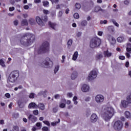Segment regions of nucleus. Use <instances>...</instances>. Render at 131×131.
<instances>
[{
  "instance_id": "nucleus-35",
  "label": "nucleus",
  "mask_w": 131,
  "mask_h": 131,
  "mask_svg": "<svg viewBox=\"0 0 131 131\" xmlns=\"http://www.w3.org/2000/svg\"><path fill=\"white\" fill-rule=\"evenodd\" d=\"M13 131H19V127L18 126H14L12 129Z\"/></svg>"
},
{
  "instance_id": "nucleus-15",
  "label": "nucleus",
  "mask_w": 131,
  "mask_h": 131,
  "mask_svg": "<svg viewBox=\"0 0 131 131\" xmlns=\"http://www.w3.org/2000/svg\"><path fill=\"white\" fill-rule=\"evenodd\" d=\"M128 104H129V102L128 101H126V100H122L121 101V105L122 107H123V108H126L127 106H128Z\"/></svg>"
},
{
  "instance_id": "nucleus-8",
  "label": "nucleus",
  "mask_w": 131,
  "mask_h": 131,
  "mask_svg": "<svg viewBox=\"0 0 131 131\" xmlns=\"http://www.w3.org/2000/svg\"><path fill=\"white\" fill-rule=\"evenodd\" d=\"M123 124L121 121H116L114 124V128L115 130H120L122 128Z\"/></svg>"
},
{
  "instance_id": "nucleus-20",
  "label": "nucleus",
  "mask_w": 131,
  "mask_h": 131,
  "mask_svg": "<svg viewBox=\"0 0 131 131\" xmlns=\"http://www.w3.org/2000/svg\"><path fill=\"white\" fill-rule=\"evenodd\" d=\"M24 104H25L24 100L22 99L18 100V104L20 107V108H23L24 107Z\"/></svg>"
},
{
  "instance_id": "nucleus-24",
  "label": "nucleus",
  "mask_w": 131,
  "mask_h": 131,
  "mask_svg": "<svg viewBox=\"0 0 131 131\" xmlns=\"http://www.w3.org/2000/svg\"><path fill=\"white\" fill-rule=\"evenodd\" d=\"M126 51L129 53L131 52V43H127V47H126Z\"/></svg>"
},
{
  "instance_id": "nucleus-42",
  "label": "nucleus",
  "mask_w": 131,
  "mask_h": 131,
  "mask_svg": "<svg viewBox=\"0 0 131 131\" xmlns=\"http://www.w3.org/2000/svg\"><path fill=\"white\" fill-rule=\"evenodd\" d=\"M34 96H35V94L34 93H31L29 95L30 99H33L34 98Z\"/></svg>"
},
{
  "instance_id": "nucleus-10",
  "label": "nucleus",
  "mask_w": 131,
  "mask_h": 131,
  "mask_svg": "<svg viewBox=\"0 0 131 131\" xmlns=\"http://www.w3.org/2000/svg\"><path fill=\"white\" fill-rule=\"evenodd\" d=\"M107 39L110 41L111 45H115V42H116V40L113 36H111V35L108 34L106 37Z\"/></svg>"
},
{
  "instance_id": "nucleus-21",
  "label": "nucleus",
  "mask_w": 131,
  "mask_h": 131,
  "mask_svg": "<svg viewBox=\"0 0 131 131\" xmlns=\"http://www.w3.org/2000/svg\"><path fill=\"white\" fill-rule=\"evenodd\" d=\"M125 116L126 118H127V119H130L131 116H130V113L128 111H126L125 112Z\"/></svg>"
},
{
  "instance_id": "nucleus-44",
  "label": "nucleus",
  "mask_w": 131,
  "mask_h": 131,
  "mask_svg": "<svg viewBox=\"0 0 131 131\" xmlns=\"http://www.w3.org/2000/svg\"><path fill=\"white\" fill-rule=\"evenodd\" d=\"M46 93H47L46 91H41L38 94V96H41L42 95H43L44 94H46Z\"/></svg>"
},
{
  "instance_id": "nucleus-27",
  "label": "nucleus",
  "mask_w": 131,
  "mask_h": 131,
  "mask_svg": "<svg viewBox=\"0 0 131 131\" xmlns=\"http://www.w3.org/2000/svg\"><path fill=\"white\" fill-rule=\"evenodd\" d=\"M102 9L99 6H96L94 9V12H98L99 11H102Z\"/></svg>"
},
{
  "instance_id": "nucleus-61",
  "label": "nucleus",
  "mask_w": 131,
  "mask_h": 131,
  "mask_svg": "<svg viewBox=\"0 0 131 131\" xmlns=\"http://www.w3.org/2000/svg\"><path fill=\"white\" fill-rule=\"evenodd\" d=\"M24 9L25 10H28V9H29V6L28 5H25L24 6Z\"/></svg>"
},
{
  "instance_id": "nucleus-40",
  "label": "nucleus",
  "mask_w": 131,
  "mask_h": 131,
  "mask_svg": "<svg viewBox=\"0 0 131 131\" xmlns=\"http://www.w3.org/2000/svg\"><path fill=\"white\" fill-rule=\"evenodd\" d=\"M29 22L30 24H31V25H33V24H34V19H33V18H31L29 19Z\"/></svg>"
},
{
  "instance_id": "nucleus-52",
  "label": "nucleus",
  "mask_w": 131,
  "mask_h": 131,
  "mask_svg": "<svg viewBox=\"0 0 131 131\" xmlns=\"http://www.w3.org/2000/svg\"><path fill=\"white\" fill-rule=\"evenodd\" d=\"M5 97H6L7 99H10V98H11V95H10L9 93H6L5 94Z\"/></svg>"
},
{
  "instance_id": "nucleus-47",
  "label": "nucleus",
  "mask_w": 131,
  "mask_h": 131,
  "mask_svg": "<svg viewBox=\"0 0 131 131\" xmlns=\"http://www.w3.org/2000/svg\"><path fill=\"white\" fill-rule=\"evenodd\" d=\"M107 20H100V24H107Z\"/></svg>"
},
{
  "instance_id": "nucleus-19",
  "label": "nucleus",
  "mask_w": 131,
  "mask_h": 131,
  "mask_svg": "<svg viewBox=\"0 0 131 131\" xmlns=\"http://www.w3.org/2000/svg\"><path fill=\"white\" fill-rule=\"evenodd\" d=\"M37 108L40 109L42 111H43L45 109H46V105H45L42 103H40L38 104Z\"/></svg>"
},
{
  "instance_id": "nucleus-11",
  "label": "nucleus",
  "mask_w": 131,
  "mask_h": 131,
  "mask_svg": "<svg viewBox=\"0 0 131 131\" xmlns=\"http://www.w3.org/2000/svg\"><path fill=\"white\" fill-rule=\"evenodd\" d=\"M90 85L86 84H84L82 85L81 91L83 93H88V92H90Z\"/></svg>"
},
{
  "instance_id": "nucleus-54",
  "label": "nucleus",
  "mask_w": 131,
  "mask_h": 131,
  "mask_svg": "<svg viewBox=\"0 0 131 131\" xmlns=\"http://www.w3.org/2000/svg\"><path fill=\"white\" fill-rule=\"evenodd\" d=\"M98 35H99V36H102V35H103V32L102 31H98L97 33Z\"/></svg>"
},
{
  "instance_id": "nucleus-5",
  "label": "nucleus",
  "mask_w": 131,
  "mask_h": 131,
  "mask_svg": "<svg viewBox=\"0 0 131 131\" xmlns=\"http://www.w3.org/2000/svg\"><path fill=\"white\" fill-rule=\"evenodd\" d=\"M49 49L50 44L49 43V42L45 41L42 43L40 49H39L38 53V54H41V53H46V52H48V51H49Z\"/></svg>"
},
{
  "instance_id": "nucleus-26",
  "label": "nucleus",
  "mask_w": 131,
  "mask_h": 131,
  "mask_svg": "<svg viewBox=\"0 0 131 131\" xmlns=\"http://www.w3.org/2000/svg\"><path fill=\"white\" fill-rule=\"evenodd\" d=\"M73 101L74 102V104H75V105H77L78 103L77 101V97L74 96L73 99Z\"/></svg>"
},
{
  "instance_id": "nucleus-57",
  "label": "nucleus",
  "mask_w": 131,
  "mask_h": 131,
  "mask_svg": "<svg viewBox=\"0 0 131 131\" xmlns=\"http://www.w3.org/2000/svg\"><path fill=\"white\" fill-rule=\"evenodd\" d=\"M10 12H13V11H14V10H15V7H10L9 9Z\"/></svg>"
},
{
  "instance_id": "nucleus-46",
  "label": "nucleus",
  "mask_w": 131,
  "mask_h": 131,
  "mask_svg": "<svg viewBox=\"0 0 131 131\" xmlns=\"http://www.w3.org/2000/svg\"><path fill=\"white\" fill-rule=\"evenodd\" d=\"M36 126H37V127H39V128H40V127H41V123L37 122L36 124Z\"/></svg>"
},
{
  "instance_id": "nucleus-62",
  "label": "nucleus",
  "mask_w": 131,
  "mask_h": 131,
  "mask_svg": "<svg viewBox=\"0 0 131 131\" xmlns=\"http://www.w3.org/2000/svg\"><path fill=\"white\" fill-rule=\"evenodd\" d=\"M14 25H15V26H17V25H18V21L17 20H15L14 22Z\"/></svg>"
},
{
  "instance_id": "nucleus-45",
  "label": "nucleus",
  "mask_w": 131,
  "mask_h": 131,
  "mask_svg": "<svg viewBox=\"0 0 131 131\" xmlns=\"http://www.w3.org/2000/svg\"><path fill=\"white\" fill-rule=\"evenodd\" d=\"M34 115H38V110H34L33 111Z\"/></svg>"
},
{
  "instance_id": "nucleus-23",
  "label": "nucleus",
  "mask_w": 131,
  "mask_h": 131,
  "mask_svg": "<svg viewBox=\"0 0 131 131\" xmlns=\"http://www.w3.org/2000/svg\"><path fill=\"white\" fill-rule=\"evenodd\" d=\"M124 37H119L117 39V41H118V42H122V41H124Z\"/></svg>"
},
{
  "instance_id": "nucleus-51",
  "label": "nucleus",
  "mask_w": 131,
  "mask_h": 131,
  "mask_svg": "<svg viewBox=\"0 0 131 131\" xmlns=\"http://www.w3.org/2000/svg\"><path fill=\"white\" fill-rule=\"evenodd\" d=\"M42 19L43 21H48V16H42Z\"/></svg>"
},
{
  "instance_id": "nucleus-60",
  "label": "nucleus",
  "mask_w": 131,
  "mask_h": 131,
  "mask_svg": "<svg viewBox=\"0 0 131 131\" xmlns=\"http://www.w3.org/2000/svg\"><path fill=\"white\" fill-rule=\"evenodd\" d=\"M125 56H126L127 58H128L129 59V58H130V55L128 53L126 52L125 53Z\"/></svg>"
},
{
  "instance_id": "nucleus-37",
  "label": "nucleus",
  "mask_w": 131,
  "mask_h": 131,
  "mask_svg": "<svg viewBox=\"0 0 131 131\" xmlns=\"http://www.w3.org/2000/svg\"><path fill=\"white\" fill-rule=\"evenodd\" d=\"M74 18H75V19H79V14H78V13H75L74 14Z\"/></svg>"
},
{
  "instance_id": "nucleus-6",
  "label": "nucleus",
  "mask_w": 131,
  "mask_h": 131,
  "mask_svg": "<svg viewBox=\"0 0 131 131\" xmlns=\"http://www.w3.org/2000/svg\"><path fill=\"white\" fill-rule=\"evenodd\" d=\"M41 65L42 66L45 67L51 68V67H53V66H54V63H53V61H51L50 58H47L42 62Z\"/></svg>"
},
{
  "instance_id": "nucleus-28",
  "label": "nucleus",
  "mask_w": 131,
  "mask_h": 131,
  "mask_svg": "<svg viewBox=\"0 0 131 131\" xmlns=\"http://www.w3.org/2000/svg\"><path fill=\"white\" fill-rule=\"evenodd\" d=\"M21 25L23 26H25V25H28V22L27 21V20L26 19L23 20L21 22Z\"/></svg>"
},
{
  "instance_id": "nucleus-38",
  "label": "nucleus",
  "mask_w": 131,
  "mask_h": 131,
  "mask_svg": "<svg viewBox=\"0 0 131 131\" xmlns=\"http://www.w3.org/2000/svg\"><path fill=\"white\" fill-rule=\"evenodd\" d=\"M59 107L60 108H65V107H66L65 103H64L63 102H60V104H59Z\"/></svg>"
},
{
  "instance_id": "nucleus-58",
  "label": "nucleus",
  "mask_w": 131,
  "mask_h": 131,
  "mask_svg": "<svg viewBox=\"0 0 131 131\" xmlns=\"http://www.w3.org/2000/svg\"><path fill=\"white\" fill-rule=\"evenodd\" d=\"M68 46H71V45H72V40L71 39L68 41Z\"/></svg>"
},
{
  "instance_id": "nucleus-12",
  "label": "nucleus",
  "mask_w": 131,
  "mask_h": 131,
  "mask_svg": "<svg viewBox=\"0 0 131 131\" xmlns=\"http://www.w3.org/2000/svg\"><path fill=\"white\" fill-rule=\"evenodd\" d=\"M98 120V116L96 114H93L91 116V121L93 123H95Z\"/></svg>"
},
{
  "instance_id": "nucleus-53",
  "label": "nucleus",
  "mask_w": 131,
  "mask_h": 131,
  "mask_svg": "<svg viewBox=\"0 0 131 131\" xmlns=\"http://www.w3.org/2000/svg\"><path fill=\"white\" fill-rule=\"evenodd\" d=\"M119 59H120V60H125V56H119Z\"/></svg>"
},
{
  "instance_id": "nucleus-34",
  "label": "nucleus",
  "mask_w": 131,
  "mask_h": 131,
  "mask_svg": "<svg viewBox=\"0 0 131 131\" xmlns=\"http://www.w3.org/2000/svg\"><path fill=\"white\" fill-rule=\"evenodd\" d=\"M75 7L76 9H78V10H79L81 8V5H80V4L79 3H76L75 4Z\"/></svg>"
},
{
  "instance_id": "nucleus-30",
  "label": "nucleus",
  "mask_w": 131,
  "mask_h": 131,
  "mask_svg": "<svg viewBox=\"0 0 131 131\" xmlns=\"http://www.w3.org/2000/svg\"><path fill=\"white\" fill-rule=\"evenodd\" d=\"M102 58H103V55L102 54H99L96 55V60L102 59Z\"/></svg>"
},
{
  "instance_id": "nucleus-7",
  "label": "nucleus",
  "mask_w": 131,
  "mask_h": 131,
  "mask_svg": "<svg viewBox=\"0 0 131 131\" xmlns=\"http://www.w3.org/2000/svg\"><path fill=\"white\" fill-rule=\"evenodd\" d=\"M104 100V96L101 94H98L95 97V101L97 104H102Z\"/></svg>"
},
{
  "instance_id": "nucleus-13",
  "label": "nucleus",
  "mask_w": 131,
  "mask_h": 131,
  "mask_svg": "<svg viewBox=\"0 0 131 131\" xmlns=\"http://www.w3.org/2000/svg\"><path fill=\"white\" fill-rule=\"evenodd\" d=\"M28 119L30 121H31V122H32L33 123H34V122H36V120H37V118H36L33 115H30L28 116Z\"/></svg>"
},
{
  "instance_id": "nucleus-50",
  "label": "nucleus",
  "mask_w": 131,
  "mask_h": 131,
  "mask_svg": "<svg viewBox=\"0 0 131 131\" xmlns=\"http://www.w3.org/2000/svg\"><path fill=\"white\" fill-rule=\"evenodd\" d=\"M43 123L45 124H46V125H48V126H50V122L48 121H43Z\"/></svg>"
},
{
  "instance_id": "nucleus-17",
  "label": "nucleus",
  "mask_w": 131,
  "mask_h": 131,
  "mask_svg": "<svg viewBox=\"0 0 131 131\" xmlns=\"http://www.w3.org/2000/svg\"><path fill=\"white\" fill-rule=\"evenodd\" d=\"M49 25L51 28H52V29H54V30H56V29H57V25L55 23L49 21Z\"/></svg>"
},
{
  "instance_id": "nucleus-22",
  "label": "nucleus",
  "mask_w": 131,
  "mask_h": 131,
  "mask_svg": "<svg viewBox=\"0 0 131 131\" xmlns=\"http://www.w3.org/2000/svg\"><path fill=\"white\" fill-rule=\"evenodd\" d=\"M71 79L73 80H74V79H75V78H76V77H77V73L76 72H73L71 76Z\"/></svg>"
},
{
  "instance_id": "nucleus-9",
  "label": "nucleus",
  "mask_w": 131,
  "mask_h": 131,
  "mask_svg": "<svg viewBox=\"0 0 131 131\" xmlns=\"http://www.w3.org/2000/svg\"><path fill=\"white\" fill-rule=\"evenodd\" d=\"M98 75V73L95 70L92 71L89 75L88 79L89 80H93L97 77Z\"/></svg>"
},
{
  "instance_id": "nucleus-2",
  "label": "nucleus",
  "mask_w": 131,
  "mask_h": 131,
  "mask_svg": "<svg viewBox=\"0 0 131 131\" xmlns=\"http://www.w3.org/2000/svg\"><path fill=\"white\" fill-rule=\"evenodd\" d=\"M35 39V36L32 34L27 33L23 35L20 39V43L24 46H29L33 43Z\"/></svg>"
},
{
  "instance_id": "nucleus-36",
  "label": "nucleus",
  "mask_w": 131,
  "mask_h": 131,
  "mask_svg": "<svg viewBox=\"0 0 131 131\" xmlns=\"http://www.w3.org/2000/svg\"><path fill=\"white\" fill-rule=\"evenodd\" d=\"M49 2L48 1H43V5L44 6V7H49Z\"/></svg>"
},
{
  "instance_id": "nucleus-16",
  "label": "nucleus",
  "mask_w": 131,
  "mask_h": 131,
  "mask_svg": "<svg viewBox=\"0 0 131 131\" xmlns=\"http://www.w3.org/2000/svg\"><path fill=\"white\" fill-rule=\"evenodd\" d=\"M28 107L29 109H36L37 108V105L34 102H31L29 104Z\"/></svg>"
},
{
  "instance_id": "nucleus-32",
  "label": "nucleus",
  "mask_w": 131,
  "mask_h": 131,
  "mask_svg": "<svg viewBox=\"0 0 131 131\" xmlns=\"http://www.w3.org/2000/svg\"><path fill=\"white\" fill-rule=\"evenodd\" d=\"M0 65H1L2 67H6V65L5 64V62L3 59H0Z\"/></svg>"
},
{
  "instance_id": "nucleus-59",
  "label": "nucleus",
  "mask_w": 131,
  "mask_h": 131,
  "mask_svg": "<svg viewBox=\"0 0 131 131\" xmlns=\"http://www.w3.org/2000/svg\"><path fill=\"white\" fill-rule=\"evenodd\" d=\"M73 96V94L71 93H69L67 94V96L69 97V98H72Z\"/></svg>"
},
{
  "instance_id": "nucleus-64",
  "label": "nucleus",
  "mask_w": 131,
  "mask_h": 131,
  "mask_svg": "<svg viewBox=\"0 0 131 131\" xmlns=\"http://www.w3.org/2000/svg\"><path fill=\"white\" fill-rule=\"evenodd\" d=\"M37 128H36V127H35V126H34L32 127L31 130H32V131H36V130H37Z\"/></svg>"
},
{
  "instance_id": "nucleus-33",
  "label": "nucleus",
  "mask_w": 131,
  "mask_h": 131,
  "mask_svg": "<svg viewBox=\"0 0 131 131\" xmlns=\"http://www.w3.org/2000/svg\"><path fill=\"white\" fill-rule=\"evenodd\" d=\"M59 122H60L59 119H58L57 122H54L51 123V125H52L53 126H55V125H57V124H58V123H59Z\"/></svg>"
},
{
  "instance_id": "nucleus-63",
  "label": "nucleus",
  "mask_w": 131,
  "mask_h": 131,
  "mask_svg": "<svg viewBox=\"0 0 131 131\" xmlns=\"http://www.w3.org/2000/svg\"><path fill=\"white\" fill-rule=\"evenodd\" d=\"M124 5H128L129 4V1L128 0H126L124 2Z\"/></svg>"
},
{
  "instance_id": "nucleus-43",
  "label": "nucleus",
  "mask_w": 131,
  "mask_h": 131,
  "mask_svg": "<svg viewBox=\"0 0 131 131\" xmlns=\"http://www.w3.org/2000/svg\"><path fill=\"white\" fill-rule=\"evenodd\" d=\"M42 131H49V127L47 126H44L42 128Z\"/></svg>"
},
{
  "instance_id": "nucleus-39",
  "label": "nucleus",
  "mask_w": 131,
  "mask_h": 131,
  "mask_svg": "<svg viewBox=\"0 0 131 131\" xmlns=\"http://www.w3.org/2000/svg\"><path fill=\"white\" fill-rule=\"evenodd\" d=\"M61 7H64V4H60L56 5V9L57 10H59V9L61 8Z\"/></svg>"
},
{
  "instance_id": "nucleus-49",
  "label": "nucleus",
  "mask_w": 131,
  "mask_h": 131,
  "mask_svg": "<svg viewBox=\"0 0 131 131\" xmlns=\"http://www.w3.org/2000/svg\"><path fill=\"white\" fill-rule=\"evenodd\" d=\"M52 4H58L59 0H50Z\"/></svg>"
},
{
  "instance_id": "nucleus-31",
  "label": "nucleus",
  "mask_w": 131,
  "mask_h": 131,
  "mask_svg": "<svg viewBox=\"0 0 131 131\" xmlns=\"http://www.w3.org/2000/svg\"><path fill=\"white\" fill-rule=\"evenodd\" d=\"M59 68H60V67L58 65H57L55 67L54 73H57V72L59 71Z\"/></svg>"
},
{
  "instance_id": "nucleus-48",
  "label": "nucleus",
  "mask_w": 131,
  "mask_h": 131,
  "mask_svg": "<svg viewBox=\"0 0 131 131\" xmlns=\"http://www.w3.org/2000/svg\"><path fill=\"white\" fill-rule=\"evenodd\" d=\"M66 57L64 55L62 56L61 63H64Z\"/></svg>"
},
{
  "instance_id": "nucleus-55",
  "label": "nucleus",
  "mask_w": 131,
  "mask_h": 131,
  "mask_svg": "<svg viewBox=\"0 0 131 131\" xmlns=\"http://www.w3.org/2000/svg\"><path fill=\"white\" fill-rule=\"evenodd\" d=\"M63 15V12L62 11H59L58 14V17H62V15Z\"/></svg>"
},
{
  "instance_id": "nucleus-56",
  "label": "nucleus",
  "mask_w": 131,
  "mask_h": 131,
  "mask_svg": "<svg viewBox=\"0 0 131 131\" xmlns=\"http://www.w3.org/2000/svg\"><path fill=\"white\" fill-rule=\"evenodd\" d=\"M43 12L46 14V15H48L49 13V10H43Z\"/></svg>"
},
{
  "instance_id": "nucleus-1",
  "label": "nucleus",
  "mask_w": 131,
  "mask_h": 131,
  "mask_svg": "<svg viewBox=\"0 0 131 131\" xmlns=\"http://www.w3.org/2000/svg\"><path fill=\"white\" fill-rule=\"evenodd\" d=\"M115 114V110L112 106L105 107L102 112V118L106 122L110 121Z\"/></svg>"
},
{
  "instance_id": "nucleus-41",
  "label": "nucleus",
  "mask_w": 131,
  "mask_h": 131,
  "mask_svg": "<svg viewBox=\"0 0 131 131\" xmlns=\"http://www.w3.org/2000/svg\"><path fill=\"white\" fill-rule=\"evenodd\" d=\"M112 22H113V24H114V25H115V26H116L117 27H119V24H118V23H117V22H116L115 20H113Z\"/></svg>"
},
{
  "instance_id": "nucleus-25",
  "label": "nucleus",
  "mask_w": 131,
  "mask_h": 131,
  "mask_svg": "<svg viewBox=\"0 0 131 131\" xmlns=\"http://www.w3.org/2000/svg\"><path fill=\"white\" fill-rule=\"evenodd\" d=\"M104 55L105 57H111L112 53L108 52V51H105L104 52Z\"/></svg>"
},
{
  "instance_id": "nucleus-18",
  "label": "nucleus",
  "mask_w": 131,
  "mask_h": 131,
  "mask_svg": "<svg viewBox=\"0 0 131 131\" xmlns=\"http://www.w3.org/2000/svg\"><path fill=\"white\" fill-rule=\"evenodd\" d=\"M78 52H75L72 57V60L73 61H76V60H77V58H78Z\"/></svg>"
},
{
  "instance_id": "nucleus-4",
  "label": "nucleus",
  "mask_w": 131,
  "mask_h": 131,
  "mask_svg": "<svg viewBox=\"0 0 131 131\" xmlns=\"http://www.w3.org/2000/svg\"><path fill=\"white\" fill-rule=\"evenodd\" d=\"M101 43L102 41L101 40V39L98 37H95L91 40L90 46L92 49H95V48L100 47Z\"/></svg>"
},
{
  "instance_id": "nucleus-3",
  "label": "nucleus",
  "mask_w": 131,
  "mask_h": 131,
  "mask_svg": "<svg viewBox=\"0 0 131 131\" xmlns=\"http://www.w3.org/2000/svg\"><path fill=\"white\" fill-rule=\"evenodd\" d=\"M19 77V72L18 71H14L12 72L9 75L7 79V82L13 83L17 80V78Z\"/></svg>"
},
{
  "instance_id": "nucleus-14",
  "label": "nucleus",
  "mask_w": 131,
  "mask_h": 131,
  "mask_svg": "<svg viewBox=\"0 0 131 131\" xmlns=\"http://www.w3.org/2000/svg\"><path fill=\"white\" fill-rule=\"evenodd\" d=\"M36 21L38 24V25H40V26H43L45 25V24L42 22V20H41V19H40V17L37 16L36 17Z\"/></svg>"
},
{
  "instance_id": "nucleus-29",
  "label": "nucleus",
  "mask_w": 131,
  "mask_h": 131,
  "mask_svg": "<svg viewBox=\"0 0 131 131\" xmlns=\"http://www.w3.org/2000/svg\"><path fill=\"white\" fill-rule=\"evenodd\" d=\"M81 25L82 26H86V25H88V21L85 20H82L81 21Z\"/></svg>"
}]
</instances>
